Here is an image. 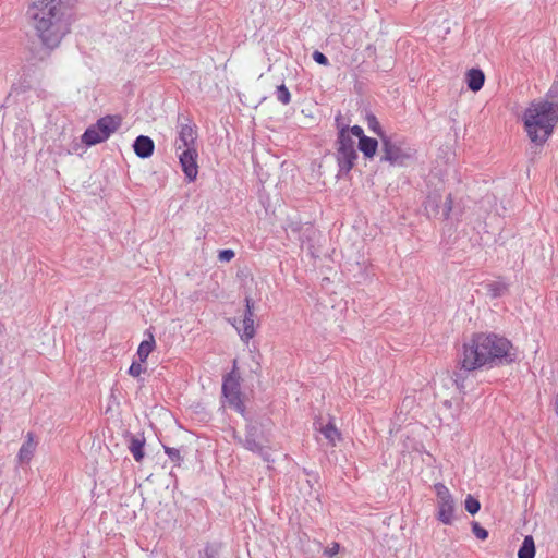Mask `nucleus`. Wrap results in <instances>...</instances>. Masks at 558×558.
Instances as JSON below:
<instances>
[{
  "instance_id": "3",
  "label": "nucleus",
  "mask_w": 558,
  "mask_h": 558,
  "mask_svg": "<svg viewBox=\"0 0 558 558\" xmlns=\"http://www.w3.org/2000/svg\"><path fill=\"white\" fill-rule=\"evenodd\" d=\"M547 96L555 101H532L522 118L529 138L538 146L547 142L558 123V82L553 84Z\"/></svg>"
},
{
  "instance_id": "36",
  "label": "nucleus",
  "mask_w": 558,
  "mask_h": 558,
  "mask_svg": "<svg viewBox=\"0 0 558 558\" xmlns=\"http://www.w3.org/2000/svg\"><path fill=\"white\" fill-rule=\"evenodd\" d=\"M357 159V153L353 147L351 146V168L354 166V161Z\"/></svg>"
},
{
  "instance_id": "16",
  "label": "nucleus",
  "mask_w": 558,
  "mask_h": 558,
  "mask_svg": "<svg viewBox=\"0 0 558 558\" xmlns=\"http://www.w3.org/2000/svg\"><path fill=\"white\" fill-rule=\"evenodd\" d=\"M357 149L363 154L366 159H372L378 149V141L369 136H360Z\"/></svg>"
},
{
  "instance_id": "2",
  "label": "nucleus",
  "mask_w": 558,
  "mask_h": 558,
  "mask_svg": "<svg viewBox=\"0 0 558 558\" xmlns=\"http://www.w3.org/2000/svg\"><path fill=\"white\" fill-rule=\"evenodd\" d=\"M71 0H32L28 16L36 35L48 48H56L70 32Z\"/></svg>"
},
{
  "instance_id": "19",
  "label": "nucleus",
  "mask_w": 558,
  "mask_h": 558,
  "mask_svg": "<svg viewBox=\"0 0 558 558\" xmlns=\"http://www.w3.org/2000/svg\"><path fill=\"white\" fill-rule=\"evenodd\" d=\"M485 288L487 294L493 299H497L505 295L509 290L508 283H506L501 279L486 283Z\"/></svg>"
},
{
  "instance_id": "22",
  "label": "nucleus",
  "mask_w": 558,
  "mask_h": 558,
  "mask_svg": "<svg viewBox=\"0 0 558 558\" xmlns=\"http://www.w3.org/2000/svg\"><path fill=\"white\" fill-rule=\"evenodd\" d=\"M535 543L532 535H526L519 548L518 558H534L535 557Z\"/></svg>"
},
{
  "instance_id": "26",
  "label": "nucleus",
  "mask_w": 558,
  "mask_h": 558,
  "mask_svg": "<svg viewBox=\"0 0 558 558\" xmlns=\"http://www.w3.org/2000/svg\"><path fill=\"white\" fill-rule=\"evenodd\" d=\"M277 99L283 105H288L290 102L291 95L284 84L277 87Z\"/></svg>"
},
{
  "instance_id": "23",
  "label": "nucleus",
  "mask_w": 558,
  "mask_h": 558,
  "mask_svg": "<svg viewBox=\"0 0 558 558\" xmlns=\"http://www.w3.org/2000/svg\"><path fill=\"white\" fill-rule=\"evenodd\" d=\"M320 432L331 446H336L341 439L340 433L332 423L326 424L320 428Z\"/></svg>"
},
{
  "instance_id": "28",
  "label": "nucleus",
  "mask_w": 558,
  "mask_h": 558,
  "mask_svg": "<svg viewBox=\"0 0 558 558\" xmlns=\"http://www.w3.org/2000/svg\"><path fill=\"white\" fill-rule=\"evenodd\" d=\"M144 363L141 361H134L130 368H129V375L138 378L142 374L146 372V367L143 366Z\"/></svg>"
},
{
  "instance_id": "35",
  "label": "nucleus",
  "mask_w": 558,
  "mask_h": 558,
  "mask_svg": "<svg viewBox=\"0 0 558 558\" xmlns=\"http://www.w3.org/2000/svg\"><path fill=\"white\" fill-rule=\"evenodd\" d=\"M351 135L356 136L360 140V136H366L364 134L363 129L360 125H352L351 126Z\"/></svg>"
},
{
  "instance_id": "34",
  "label": "nucleus",
  "mask_w": 558,
  "mask_h": 558,
  "mask_svg": "<svg viewBox=\"0 0 558 558\" xmlns=\"http://www.w3.org/2000/svg\"><path fill=\"white\" fill-rule=\"evenodd\" d=\"M254 304L251 298H245V315L244 316H254L253 314Z\"/></svg>"
},
{
  "instance_id": "18",
  "label": "nucleus",
  "mask_w": 558,
  "mask_h": 558,
  "mask_svg": "<svg viewBox=\"0 0 558 558\" xmlns=\"http://www.w3.org/2000/svg\"><path fill=\"white\" fill-rule=\"evenodd\" d=\"M156 347L155 338L151 333H149L148 339L142 341L138 345L136 356L138 361L145 363L149 354L154 351Z\"/></svg>"
},
{
  "instance_id": "27",
  "label": "nucleus",
  "mask_w": 558,
  "mask_h": 558,
  "mask_svg": "<svg viewBox=\"0 0 558 558\" xmlns=\"http://www.w3.org/2000/svg\"><path fill=\"white\" fill-rule=\"evenodd\" d=\"M471 526H472V532H473V534H474L478 539H481V541H485V539L488 537V535H489L488 531H487L485 527H483L478 522L473 521V522L471 523Z\"/></svg>"
},
{
  "instance_id": "24",
  "label": "nucleus",
  "mask_w": 558,
  "mask_h": 558,
  "mask_svg": "<svg viewBox=\"0 0 558 558\" xmlns=\"http://www.w3.org/2000/svg\"><path fill=\"white\" fill-rule=\"evenodd\" d=\"M366 120H367V125H368L369 130H372L376 135H378L381 141H383V138L388 137V135L381 129L380 123L378 122V120L374 113L367 112Z\"/></svg>"
},
{
  "instance_id": "10",
  "label": "nucleus",
  "mask_w": 558,
  "mask_h": 558,
  "mask_svg": "<svg viewBox=\"0 0 558 558\" xmlns=\"http://www.w3.org/2000/svg\"><path fill=\"white\" fill-rule=\"evenodd\" d=\"M196 138L197 133L194 126L190 124L181 125L175 143L177 150L196 148Z\"/></svg>"
},
{
  "instance_id": "20",
  "label": "nucleus",
  "mask_w": 558,
  "mask_h": 558,
  "mask_svg": "<svg viewBox=\"0 0 558 558\" xmlns=\"http://www.w3.org/2000/svg\"><path fill=\"white\" fill-rule=\"evenodd\" d=\"M106 140L102 138V133L100 129L97 128V123L89 126L82 135V142L88 146L96 145Z\"/></svg>"
},
{
  "instance_id": "11",
  "label": "nucleus",
  "mask_w": 558,
  "mask_h": 558,
  "mask_svg": "<svg viewBox=\"0 0 558 558\" xmlns=\"http://www.w3.org/2000/svg\"><path fill=\"white\" fill-rule=\"evenodd\" d=\"M120 116H106L97 121V128L102 133V138L107 140L112 133H114L121 125Z\"/></svg>"
},
{
  "instance_id": "7",
  "label": "nucleus",
  "mask_w": 558,
  "mask_h": 558,
  "mask_svg": "<svg viewBox=\"0 0 558 558\" xmlns=\"http://www.w3.org/2000/svg\"><path fill=\"white\" fill-rule=\"evenodd\" d=\"M222 391L229 407H232L239 413L244 414L245 407L240 391V384L238 379L229 375L223 380Z\"/></svg>"
},
{
  "instance_id": "15",
  "label": "nucleus",
  "mask_w": 558,
  "mask_h": 558,
  "mask_svg": "<svg viewBox=\"0 0 558 558\" xmlns=\"http://www.w3.org/2000/svg\"><path fill=\"white\" fill-rule=\"evenodd\" d=\"M243 447L254 453L259 454L265 461H270L268 451L265 449L263 445H260L255 437V433L250 432L246 435V438L244 441H241Z\"/></svg>"
},
{
  "instance_id": "5",
  "label": "nucleus",
  "mask_w": 558,
  "mask_h": 558,
  "mask_svg": "<svg viewBox=\"0 0 558 558\" xmlns=\"http://www.w3.org/2000/svg\"><path fill=\"white\" fill-rule=\"evenodd\" d=\"M434 489L437 496V520L442 524L451 525L454 519L456 501L444 483H436Z\"/></svg>"
},
{
  "instance_id": "32",
  "label": "nucleus",
  "mask_w": 558,
  "mask_h": 558,
  "mask_svg": "<svg viewBox=\"0 0 558 558\" xmlns=\"http://www.w3.org/2000/svg\"><path fill=\"white\" fill-rule=\"evenodd\" d=\"M313 59L318 63V64H322V65H327L328 64V59L327 57L322 53L320 51H314L313 53Z\"/></svg>"
},
{
  "instance_id": "12",
  "label": "nucleus",
  "mask_w": 558,
  "mask_h": 558,
  "mask_svg": "<svg viewBox=\"0 0 558 558\" xmlns=\"http://www.w3.org/2000/svg\"><path fill=\"white\" fill-rule=\"evenodd\" d=\"M36 450V441L33 433H27L25 437V441L21 446L19 453H17V460L21 464L28 463Z\"/></svg>"
},
{
  "instance_id": "13",
  "label": "nucleus",
  "mask_w": 558,
  "mask_h": 558,
  "mask_svg": "<svg viewBox=\"0 0 558 558\" xmlns=\"http://www.w3.org/2000/svg\"><path fill=\"white\" fill-rule=\"evenodd\" d=\"M468 88L472 92L482 89L485 83V74L481 69L472 68L465 74Z\"/></svg>"
},
{
  "instance_id": "6",
  "label": "nucleus",
  "mask_w": 558,
  "mask_h": 558,
  "mask_svg": "<svg viewBox=\"0 0 558 558\" xmlns=\"http://www.w3.org/2000/svg\"><path fill=\"white\" fill-rule=\"evenodd\" d=\"M442 197L438 192L429 193L423 202L424 211L428 218L448 219L452 209V196L448 194L445 204L441 205Z\"/></svg>"
},
{
  "instance_id": "25",
  "label": "nucleus",
  "mask_w": 558,
  "mask_h": 558,
  "mask_svg": "<svg viewBox=\"0 0 558 558\" xmlns=\"http://www.w3.org/2000/svg\"><path fill=\"white\" fill-rule=\"evenodd\" d=\"M464 507L466 512H469L471 515H475L481 510V502L472 495H468L464 500Z\"/></svg>"
},
{
  "instance_id": "8",
  "label": "nucleus",
  "mask_w": 558,
  "mask_h": 558,
  "mask_svg": "<svg viewBox=\"0 0 558 558\" xmlns=\"http://www.w3.org/2000/svg\"><path fill=\"white\" fill-rule=\"evenodd\" d=\"M198 154L196 148L182 149L179 154L180 165L189 182L196 180L198 174Z\"/></svg>"
},
{
  "instance_id": "21",
  "label": "nucleus",
  "mask_w": 558,
  "mask_h": 558,
  "mask_svg": "<svg viewBox=\"0 0 558 558\" xmlns=\"http://www.w3.org/2000/svg\"><path fill=\"white\" fill-rule=\"evenodd\" d=\"M255 336L254 316H244L242 327L240 329V337L246 343Z\"/></svg>"
},
{
  "instance_id": "9",
  "label": "nucleus",
  "mask_w": 558,
  "mask_h": 558,
  "mask_svg": "<svg viewBox=\"0 0 558 558\" xmlns=\"http://www.w3.org/2000/svg\"><path fill=\"white\" fill-rule=\"evenodd\" d=\"M336 123L339 129V136H338V154H339V162L341 165V169L344 170L345 168L349 169V136L347 135L348 132V125L343 122V119L341 116L336 117Z\"/></svg>"
},
{
  "instance_id": "30",
  "label": "nucleus",
  "mask_w": 558,
  "mask_h": 558,
  "mask_svg": "<svg viewBox=\"0 0 558 558\" xmlns=\"http://www.w3.org/2000/svg\"><path fill=\"white\" fill-rule=\"evenodd\" d=\"M165 452L173 462L180 464L182 458L179 449L172 447H165Z\"/></svg>"
},
{
  "instance_id": "1",
  "label": "nucleus",
  "mask_w": 558,
  "mask_h": 558,
  "mask_svg": "<svg viewBox=\"0 0 558 558\" xmlns=\"http://www.w3.org/2000/svg\"><path fill=\"white\" fill-rule=\"evenodd\" d=\"M517 360V350L507 338L494 332H475L458 355L453 381L459 391H463L469 373L482 367L510 365Z\"/></svg>"
},
{
  "instance_id": "29",
  "label": "nucleus",
  "mask_w": 558,
  "mask_h": 558,
  "mask_svg": "<svg viewBox=\"0 0 558 558\" xmlns=\"http://www.w3.org/2000/svg\"><path fill=\"white\" fill-rule=\"evenodd\" d=\"M351 10L355 12L351 17L360 20L364 15V0H351Z\"/></svg>"
},
{
  "instance_id": "14",
  "label": "nucleus",
  "mask_w": 558,
  "mask_h": 558,
  "mask_svg": "<svg viewBox=\"0 0 558 558\" xmlns=\"http://www.w3.org/2000/svg\"><path fill=\"white\" fill-rule=\"evenodd\" d=\"M154 142L150 137L140 135L134 143V151L141 158H148L154 153Z\"/></svg>"
},
{
  "instance_id": "33",
  "label": "nucleus",
  "mask_w": 558,
  "mask_h": 558,
  "mask_svg": "<svg viewBox=\"0 0 558 558\" xmlns=\"http://www.w3.org/2000/svg\"><path fill=\"white\" fill-rule=\"evenodd\" d=\"M325 555H327L328 557H333L335 555H337L339 553V544L338 543H332L330 546H328L326 549H325Z\"/></svg>"
},
{
  "instance_id": "17",
  "label": "nucleus",
  "mask_w": 558,
  "mask_h": 558,
  "mask_svg": "<svg viewBox=\"0 0 558 558\" xmlns=\"http://www.w3.org/2000/svg\"><path fill=\"white\" fill-rule=\"evenodd\" d=\"M129 450L136 462H141L145 457V438L143 436H132L129 441Z\"/></svg>"
},
{
  "instance_id": "4",
  "label": "nucleus",
  "mask_w": 558,
  "mask_h": 558,
  "mask_svg": "<svg viewBox=\"0 0 558 558\" xmlns=\"http://www.w3.org/2000/svg\"><path fill=\"white\" fill-rule=\"evenodd\" d=\"M381 151L380 161L388 162L393 167L407 166L408 161L412 160L416 155L415 149L410 147L403 148L400 143L393 142L390 136L383 138Z\"/></svg>"
},
{
  "instance_id": "31",
  "label": "nucleus",
  "mask_w": 558,
  "mask_h": 558,
  "mask_svg": "<svg viewBox=\"0 0 558 558\" xmlns=\"http://www.w3.org/2000/svg\"><path fill=\"white\" fill-rule=\"evenodd\" d=\"M234 256H235L234 251L230 250V248L219 251V253H218V259L222 263L230 262L231 259H233Z\"/></svg>"
}]
</instances>
